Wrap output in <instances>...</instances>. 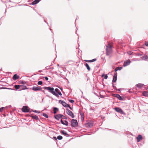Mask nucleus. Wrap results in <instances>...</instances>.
<instances>
[{
	"instance_id": "f257e3e1",
	"label": "nucleus",
	"mask_w": 148,
	"mask_h": 148,
	"mask_svg": "<svg viewBox=\"0 0 148 148\" xmlns=\"http://www.w3.org/2000/svg\"><path fill=\"white\" fill-rule=\"evenodd\" d=\"M44 88L45 90H48V91L51 93L53 94L54 95H55L56 97H58L59 95L62 96V94L60 91L58 93H57L55 92H54V88L53 87H51L49 86H44L43 88Z\"/></svg>"
},
{
	"instance_id": "f03ea898",
	"label": "nucleus",
	"mask_w": 148,
	"mask_h": 148,
	"mask_svg": "<svg viewBox=\"0 0 148 148\" xmlns=\"http://www.w3.org/2000/svg\"><path fill=\"white\" fill-rule=\"evenodd\" d=\"M71 125L72 128L75 127L78 125V123L76 119H72L71 121Z\"/></svg>"
},
{
	"instance_id": "7ed1b4c3",
	"label": "nucleus",
	"mask_w": 148,
	"mask_h": 148,
	"mask_svg": "<svg viewBox=\"0 0 148 148\" xmlns=\"http://www.w3.org/2000/svg\"><path fill=\"white\" fill-rule=\"evenodd\" d=\"M31 110L30 108L27 106H23L21 109V110L22 112L25 113H27L29 112V110Z\"/></svg>"
},
{
	"instance_id": "20e7f679",
	"label": "nucleus",
	"mask_w": 148,
	"mask_h": 148,
	"mask_svg": "<svg viewBox=\"0 0 148 148\" xmlns=\"http://www.w3.org/2000/svg\"><path fill=\"white\" fill-rule=\"evenodd\" d=\"M112 95L114 97H116L120 101H123L125 99L123 97L121 96L118 94H113Z\"/></svg>"
},
{
	"instance_id": "39448f33",
	"label": "nucleus",
	"mask_w": 148,
	"mask_h": 148,
	"mask_svg": "<svg viewBox=\"0 0 148 148\" xmlns=\"http://www.w3.org/2000/svg\"><path fill=\"white\" fill-rule=\"evenodd\" d=\"M66 110L67 114L70 116L72 118H74L75 116L73 113L68 108H66Z\"/></svg>"
},
{
	"instance_id": "423d86ee",
	"label": "nucleus",
	"mask_w": 148,
	"mask_h": 148,
	"mask_svg": "<svg viewBox=\"0 0 148 148\" xmlns=\"http://www.w3.org/2000/svg\"><path fill=\"white\" fill-rule=\"evenodd\" d=\"M114 109L116 111L121 114H125L122 109L119 107H115Z\"/></svg>"
},
{
	"instance_id": "0eeeda50",
	"label": "nucleus",
	"mask_w": 148,
	"mask_h": 148,
	"mask_svg": "<svg viewBox=\"0 0 148 148\" xmlns=\"http://www.w3.org/2000/svg\"><path fill=\"white\" fill-rule=\"evenodd\" d=\"M43 87L42 88L38 85L37 86H34L32 88V89L34 91H40L42 90V89L44 88Z\"/></svg>"
},
{
	"instance_id": "6e6552de",
	"label": "nucleus",
	"mask_w": 148,
	"mask_h": 148,
	"mask_svg": "<svg viewBox=\"0 0 148 148\" xmlns=\"http://www.w3.org/2000/svg\"><path fill=\"white\" fill-rule=\"evenodd\" d=\"M59 103L61 104L62 106L65 108H68L69 104L66 103L64 101L60 100L59 101Z\"/></svg>"
},
{
	"instance_id": "1a4fd4ad",
	"label": "nucleus",
	"mask_w": 148,
	"mask_h": 148,
	"mask_svg": "<svg viewBox=\"0 0 148 148\" xmlns=\"http://www.w3.org/2000/svg\"><path fill=\"white\" fill-rule=\"evenodd\" d=\"M94 123L93 122H88L85 124V125L86 127L91 128L93 126Z\"/></svg>"
},
{
	"instance_id": "9d476101",
	"label": "nucleus",
	"mask_w": 148,
	"mask_h": 148,
	"mask_svg": "<svg viewBox=\"0 0 148 148\" xmlns=\"http://www.w3.org/2000/svg\"><path fill=\"white\" fill-rule=\"evenodd\" d=\"M33 119H34L36 121H40V119L38 116L36 115H34L33 114H31L29 116Z\"/></svg>"
},
{
	"instance_id": "9b49d317",
	"label": "nucleus",
	"mask_w": 148,
	"mask_h": 148,
	"mask_svg": "<svg viewBox=\"0 0 148 148\" xmlns=\"http://www.w3.org/2000/svg\"><path fill=\"white\" fill-rule=\"evenodd\" d=\"M117 73L116 72H115L114 73V75L113 77V79L112 80V82H116L117 80Z\"/></svg>"
},
{
	"instance_id": "f8f14e48",
	"label": "nucleus",
	"mask_w": 148,
	"mask_h": 148,
	"mask_svg": "<svg viewBox=\"0 0 148 148\" xmlns=\"http://www.w3.org/2000/svg\"><path fill=\"white\" fill-rule=\"evenodd\" d=\"M131 62V61L128 60L127 61L125 62H124L123 64V66L124 67H125L128 65H129L130 63Z\"/></svg>"
},
{
	"instance_id": "ddd939ff",
	"label": "nucleus",
	"mask_w": 148,
	"mask_h": 148,
	"mask_svg": "<svg viewBox=\"0 0 148 148\" xmlns=\"http://www.w3.org/2000/svg\"><path fill=\"white\" fill-rule=\"evenodd\" d=\"M20 90H25L27 89H28V88H27L26 86L24 84H23L22 85H20Z\"/></svg>"
},
{
	"instance_id": "4468645a",
	"label": "nucleus",
	"mask_w": 148,
	"mask_h": 148,
	"mask_svg": "<svg viewBox=\"0 0 148 148\" xmlns=\"http://www.w3.org/2000/svg\"><path fill=\"white\" fill-rule=\"evenodd\" d=\"M60 132L64 135L66 136L67 137H69L70 135L66 132H65L64 130H61L60 131Z\"/></svg>"
},
{
	"instance_id": "2eb2a0df",
	"label": "nucleus",
	"mask_w": 148,
	"mask_h": 148,
	"mask_svg": "<svg viewBox=\"0 0 148 148\" xmlns=\"http://www.w3.org/2000/svg\"><path fill=\"white\" fill-rule=\"evenodd\" d=\"M137 142H138L142 140L143 139V137L141 135H138L136 138Z\"/></svg>"
},
{
	"instance_id": "dca6fc26",
	"label": "nucleus",
	"mask_w": 148,
	"mask_h": 148,
	"mask_svg": "<svg viewBox=\"0 0 148 148\" xmlns=\"http://www.w3.org/2000/svg\"><path fill=\"white\" fill-rule=\"evenodd\" d=\"M41 0H35L32 3H29V4L31 5H35L38 3Z\"/></svg>"
},
{
	"instance_id": "f3484780",
	"label": "nucleus",
	"mask_w": 148,
	"mask_h": 148,
	"mask_svg": "<svg viewBox=\"0 0 148 148\" xmlns=\"http://www.w3.org/2000/svg\"><path fill=\"white\" fill-rule=\"evenodd\" d=\"M19 77V76L17 74H14L12 77V79L14 81H15L18 79Z\"/></svg>"
},
{
	"instance_id": "a211bd4d",
	"label": "nucleus",
	"mask_w": 148,
	"mask_h": 148,
	"mask_svg": "<svg viewBox=\"0 0 148 148\" xmlns=\"http://www.w3.org/2000/svg\"><path fill=\"white\" fill-rule=\"evenodd\" d=\"M53 113L54 114H56L58 112L59 110V109L56 107H53Z\"/></svg>"
},
{
	"instance_id": "6ab92c4d",
	"label": "nucleus",
	"mask_w": 148,
	"mask_h": 148,
	"mask_svg": "<svg viewBox=\"0 0 148 148\" xmlns=\"http://www.w3.org/2000/svg\"><path fill=\"white\" fill-rule=\"evenodd\" d=\"M136 86L138 88H141L143 87L144 84H143L138 83L136 84Z\"/></svg>"
},
{
	"instance_id": "aec40b11",
	"label": "nucleus",
	"mask_w": 148,
	"mask_h": 148,
	"mask_svg": "<svg viewBox=\"0 0 148 148\" xmlns=\"http://www.w3.org/2000/svg\"><path fill=\"white\" fill-rule=\"evenodd\" d=\"M112 51L111 50H109L107 48H106V54L107 56H109V54L111 53Z\"/></svg>"
},
{
	"instance_id": "412c9836",
	"label": "nucleus",
	"mask_w": 148,
	"mask_h": 148,
	"mask_svg": "<svg viewBox=\"0 0 148 148\" xmlns=\"http://www.w3.org/2000/svg\"><path fill=\"white\" fill-rule=\"evenodd\" d=\"M122 68L123 67L122 66H118L115 69L114 71H115V72H116L118 70L120 71L122 69Z\"/></svg>"
},
{
	"instance_id": "4be33fe9",
	"label": "nucleus",
	"mask_w": 148,
	"mask_h": 148,
	"mask_svg": "<svg viewBox=\"0 0 148 148\" xmlns=\"http://www.w3.org/2000/svg\"><path fill=\"white\" fill-rule=\"evenodd\" d=\"M141 58L142 60H145V61H147L148 56L147 55H145L141 57Z\"/></svg>"
},
{
	"instance_id": "5701e85b",
	"label": "nucleus",
	"mask_w": 148,
	"mask_h": 148,
	"mask_svg": "<svg viewBox=\"0 0 148 148\" xmlns=\"http://www.w3.org/2000/svg\"><path fill=\"white\" fill-rule=\"evenodd\" d=\"M97 60L96 58H94L91 60H85V61L87 62H95Z\"/></svg>"
},
{
	"instance_id": "b1692460",
	"label": "nucleus",
	"mask_w": 148,
	"mask_h": 148,
	"mask_svg": "<svg viewBox=\"0 0 148 148\" xmlns=\"http://www.w3.org/2000/svg\"><path fill=\"white\" fill-rule=\"evenodd\" d=\"M84 65L86 67V69L88 70V71H90V69L88 64L87 63H85L84 64Z\"/></svg>"
},
{
	"instance_id": "393cba45",
	"label": "nucleus",
	"mask_w": 148,
	"mask_h": 148,
	"mask_svg": "<svg viewBox=\"0 0 148 148\" xmlns=\"http://www.w3.org/2000/svg\"><path fill=\"white\" fill-rule=\"evenodd\" d=\"M143 96L147 97L148 96V92L144 91L143 92Z\"/></svg>"
},
{
	"instance_id": "a878e982",
	"label": "nucleus",
	"mask_w": 148,
	"mask_h": 148,
	"mask_svg": "<svg viewBox=\"0 0 148 148\" xmlns=\"http://www.w3.org/2000/svg\"><path fill=\"white\" fill-rule=\"evenodd\" d=\"M27 82H26L25 81H24L23 80H20L19 81V84H25L27 85Z\"/></svg>"
},
{
	"instance_id": "bb28decb",
	"label": "nucleus",
	"mask_w": 148,
	"mask_h": 148,
	"mask_svg": "<svg viewBox=\"0 0 148 148\" xmlns=\"http://www.w3.org/2000/svg\"><path fill=\"white\" fill-rule=\"evenodd\" d=\"M14 87L15 88V90H17L19 89H20V85H14Z\"/></svg>"
},
{
	"instance_id": "cd10ccee",
	"label": "nucleus",
	"mask_w": 148,
	"mask_h": 148,
	"mask_svg": "<svg viewBox=\"0 0 148 148\" xmlns=\"http://www.w3.org/2000/svg\"><path fill=\"white\" fill-rule=\"evenodd\" d=\"M112 132L114 133L115 134H118L119 135H120L122 133V132H118L116 130H112Z\"/></svg>"
},
{
	"instance_id": "c85d7f7f",
	"label": "nucleus",
	"mask_w": 148,
	"mask_h": 148,
	"mask_svg": "<svg viewBox=\"0 0 148 148\" xmlns=\"http://www.w3.org/2000/svg\"><path fill=\"white\" fill-rule=\"evenodd\" d=\"M54 117L55 119L57 120H58L60 119L59 118V116L58 114H57V115H54Z\"/></svg>"
},
{
	"instance_id": "c756f323",
	"label": "nucleus",
	"mask_w": 148,
	"mask_h": 148,
	"mask_svg": "<svg viewBox=\"0 0 148 148\" xmlns=\"http://www.w3.org/2000/svg\"><path fill=\"white\" fill-rule=\"evenodd\" d=\"M42 115L47 118H48L49 117L48 115L45 113H43Z\"/></svg>"
},
{
	"instance_id": "7c9ffc66",
	"label": "nucleus",
	"mask_w": 148,
	"mask_h": 148,
	"mask_svg": "<svg viewBox=\"0 0 148 148\" xmlns=\"http://www.w3.org/2000/svg\"><path fill=\"white\" fill-rule=\"evenodd\" d=\"M64 121V123L63 125H65L66 126H68L69 125V123L68 121L66 120H65Z\"/></svg>"
},
{
	"instance_id": "2f4dec72",
	"label": "nucleus",
	"mask_w": 148,
	"mask_h": 148,
	"mask_svg": "<svg viewBox=\"0 0 148 148\" xmlns=\"http://www.w3.org/2000/svg\"><path fill=\"white\" fill-rule=\"evenodd\" d=\"M80 115L81 116V119H82V120H83L84 118V114L83 113H80Z\"/></svg>"
},
{
	"instance_id": "473e14b6",
	"label": "nucleus",
	"mask_w": 148,
	"mask_h": 148,
	"mask_svg": "<svg viewBox=\"0 0 148 148\" xmlns=\"http://www.w3.org/2000/svg\"><path fill=\"white\" fill-rule=\"evenodd\" d=\"M57 138L58 140H61L62 139L63 137L61 135H59L57 136Z\"/></svg>"
},
{
	"instance_id": "72a5a7b5",
	"label": "nucleus",
	"mask_w": 148,
	"mask_h": 148,
	"mask_svg": "<svg viewBox=\"0 0 148 148\" xmlns=\"http://www.w3.org/2000/svg\"><path fill=\"white\" fill-rule=\"evenodd\" d=\"M60 91L59 90L58 88H56L55 89H54V92H55L57 93H58Z\"/></svg>"
},
{
	"instance_id": "f704fd0d",
	"label": "nucleus",
	"mask_w": 148,
	"mask_h": 148,
	"mask_svg": "<svg viewBox=\"0 0 148 148\" xmlns=\"http://www.w3.org/2000/svg\"><path fill=\"white\" fill-rule=\"evenodd\" d=\"M106 48H107L109 50H112V47L111 45H108V46H106Z\"/></svg>"
},
{
	"instance_id": "c9c22d12",
	"label": "nucleus",
	"mask_w": 148,
	"mask_h": 148,
	"mask_svg": "<svg viewBox=\"0 0 148 148\" xmlns=\"http://www.w3.org/2000/svg\"><path fill=\"white\" fill-rule=\"evenodd\" d=\"M8 108V106H6L5 107H2L1 108H0V112H1V111H3V109L4 108Z\"/></svg>"
},
{
	"instance_id": "e433bc0d",
	"label": "nucleus",
	"mask_w": 148,
	"mask_h": 148,
	"mask_svg": "<svg viewBox=\"0 0 148 148\" xmlns=\"http://www.w3.org/2000/svg\"><path fill=\"white\" fill-rule=\"evenodd\" d=\"M37 84L38 85H41L42 84L43 82L42 81H39L38 82Z\"/></svg>"
},
{
	"instance_id": "4c0bfd02",
	"label": "nucleus",
	"mask_w": 148,
	"mask_h": 148,
	"mask_svg": "<svg viewBox=\"0 0 148 148\" xmlns=\"http://www.w3.org/2000/svg\"><path fill=\"white\" fill-rule=\"evenodd\" d=\"M32 112L38 113V114H39V113H40V111L37 110H35L33 111Z\"/></svg>"
},
{
	"instance_id": "58836bf2",
	"label": "nucleus",
	"mask_w": 148,
	"mask_h": 148,
	"mask_svg": "<svg viewBox=\"0 0 148 148\" xmlns=\"http://www.w3.org/2000/svg\"><path fill=\"white\" fill-rule=\"evenodd\" d=\"M58 115L59 116V119L62 118V117H64V116L61 114H58Z\"/></svg>"
},
{
	"instance_id": "ea45409f",
	"label": "nucleus",
	"mask_w": 148,
	"mask_h": 148,
	"mask_svg": "<svg viewBox=\"0 0 148 148\" xmlns=\"http://www.w3.org/2000/svg\"><path fill=\"white\" fill-rule=\"evenodd\" d=\"M112 86L115 90H116V91L117 90V88L115 86H114V85L113 84H112Z\"/></svg>"
},
{
	"instance_id": "a19ab883",
	"label": "nucleus",
	"mask_w": 148,
	"mask_h": 148,
	"mask_svg": "<svg viewBox=\"0 0 148 148\" xmlns=\"http://www.w3.org/2000/svg\"><path fill=\"white\" fill-rule=\"evenodd\" d=\"M69 101L71 103H73L74 102V101L73 99H69Z\"/></svg>"
},
{
	"instance_id": "79ce46f5",
	"label": "nucleus",
	"mask_w": 148,
	"mask_h": 148,
	"mask_svg": "<svg viewBox=\"0 0 148 148\" xmlns=\"http://www.w3.org/2000/svg\"><path fill=\"white\" fill-rule=\"evenodd\" d=\"M56 75L59 77H62L63 75L62 74H56Z\"/></svg>"
},
{
	"instance_id": "37998d69",
	"label": "nucleus",
	"mask_w": 148,
	"mask_h": 148,
	"mask_svg": "<svg viewBox=\"0 0 148 148\" xmlns=\"http://www.w3.org/2000/svg\"><path fill=\"white\" fill-rule=\"evenodd\" d=\"M43 77V78H45V80L46 81H47L49 79L47 77H46H46Z\"/></svg>"
},
{
	"instance_id": "c03bdc74",
	"label": "nucleus",
	"mask_w": 148,
	"mask_h": 148,
	"mask_svg": "<svg viewBox=\"0 0 148 148\" xmlns=\"http://www.w3.org/2000/svg\"><path fill=\"white\" fill-rule=\"evenodd\" d=\"M0 89H7V88L5 87H2L0 88Z\"/></svg>"
},
{
	"instance_id": "a18cd8bd",
	"label": "nucleus",
	"mask_w": 148,
	"mask_h": 148,
	"mask_svg": "<svg viewBox=\"0 0 148 148\" xmlns=\"http://www.w3.org/2000/svg\"><path fill=\"white\" fill-rule=\"evenodd\" d=\"M108 78V76L106 74L104 77V78L105 79H107Z\"/></svg>"
},
{
	"instance_id": "49530a36",
	"label": "nucleus",
	"mask_w": 148,
	"mask_h": 148,
	"mask_svg": "<svg viewBox=\"0 0 148 148\" xmlns=\"http://www.w3.org/2000/svg\"><path fill=\"white\" fill-rule=\"evenodd\" d=\"M145 45L146 46L148 47V42H145Z\"/></svg>"
},
{
	"instance_id": "de8ad7c7",
	"label": "nucleus",
	"mask_w": 148,
	"mask_h": 148,
	"mask_svg": "<svg viewBox=\"0 0 148 148\" xmlns=\"http://www.w3.org/2000/svg\"><path fill=\"white\" fill-rule=\"evenodd\" d=\"M60 122L61 124H62L63 125L64 124V121H63V120L62 119L60 120Z\"/></svg>"
},
{
	"instance_id": "09e8293b",
	"label": "nucleus",
	"mask_w": 148,
	"mask_h": 148,
	"mask_svg": "<svg viewBox=\"0 0 148 148\" xmlns=\"http://www.w3.org/2000/svg\"><path fill=\"white\" fill-rule=\"evenodd\" d=\"M132 52L131 51H128V52H127V53L128 54L130 55H131L132 54Z\"/></svg>"
},
{
	"instance_id": "8fccbe9b",
	"label": "nucleus",
	"mask_w": 148,
	"mask_h": 148,
	"mask_svg": "<svg viewBox=\"0 0 148 148\" xmlns=\"http://www.w3.org/2000/svg\"><path fill=\"white\" fill-rule=\"evenodd\" d=\"M53 139L54 140H57V138H56V136H53Z\"/></svg>"
},
{
	"instance_id": "3c124183",
	"label": "nucleus",
	"mask_w": 148,
	"mask_h": 148,
	"mask_svg": "<svg viewBox=\"0 0 148 148\" xmlns=\"http://www.w3.org/2000/svg\"><path fill=\"white\" fill-rule=\"evenodd\" d=\"M137 56H142V54L140 53H138L137 54Z\"/></svg>"
},
{
	"instance_id": "603ef678",
	"label": "nucleus",
	"mask_w": 148,
	"mask_h": 148,
	"mask_svg": "<svg viewBox=\"0 0 148 148\" xmlns=\"http://www.w3.org/2000/svg\"><path fill=\"white\" fill-rule=\"evenodd\" d=\"M7 89L10 90H15L14 89L12 88H7Z\"/></svg>"
},
{
	"instance_id": "864d4df0",
	"label": "nucleus",
	"mask_w": 148,
	"mask_h": 148,
	"mask_svg": "<svg viewBox=\"0 0 148 148\" xmlns=\"http://www.w3.org/2000/svg\"><path fill=\"white\" fill-rule=\"evenodd\" d=\"M68 108H69L71 110H73V108L70 106V105L69 104V106L68 107Z\"/></svg>"
},
{
	"instance_id": "5fc2aeb1",
	"label": "nucleus",
	"mask_w": 148,
	"mask_h": 148,
	"mask_svg": "<svg viewBox=\"0 0 148 148\" xmlns=\"http://www.w3.org/2000/svg\"><path fill=\"white\" fill-rule=\"evenodd\" d=\"M57 87L58 88H59L61 91H62V90H63V88L62 87H58V86Z\"/></svg>"
},
{
	"instance_id": "6e6d98bb",
	"label": "nucleus",
	"mask_w": 148,
	"mask_h": 148,
	"mask_svg": "<svg viewBox=\"0 0 148 148\" xmlns=\"http://www.w3.org/2000/svg\"><path fill=\"white\" fill-rule=\"evenodd\" d=\"M104 95H101L100 94V97L101 98H103L104 97Z\"/></svg>"
},
{
	"instance_id": "4d7b16f0",
	"label": "nucleus",
	"mask_w": 148,
	"mask_h": 148,
	"mask_svg": "<svg viewBox=\"0 0 148 148\" xmlns=\"http://www.w3.org/2000/svg\"><path fill=\"white\" fill-rule=\"evenodd\" d=\"M62 117L63 119H67V118L66 117L64 116V117Z\"/></svg>"
},
{
	"instance_id": "13d9d810",
	"label": "nucleus",
	"mask_w": 148,
	"mask_h": 148,
	"mask_svg": "<svg viewBox=\"0 0 148 148\" xmlns=\"http://www.w3.org/2000/svg\"><path fill=\"white\" fill-rule=\"evenodd\" d=\"M105 75V74L104 73H103V74H102V75H101V77H104Z\"/></svg>"
},
{
	"instance_id": "bf43d9fd",
	"label": "nucleus",
	"mask_w": 148,
	"mask_h": 148,
	"mask_svg": "<svg viewBox=\"0 0 148 148\" xmlns=\"http://www.w3.org/2000/svg\"><path fill=\"white\" fill-rule=\"evenodd\" d=\"M129 92L130 93H133V92L131 91L130 90H129Z\"/></svg>"
},
{
	"instance_id": "052dcab7",
	"label": "nucleus",
	"mask_w": 148,
	"mask_h": 148,
	"mask_svg": "<svg viewBox=\"0 0 148 148\" xmlns=\"http://www.w3.org/2000/svg\"><path fill=\"white\" fill-rule=\"evenodd\" d=\"M107 129L109 130V131H111V132H112V130H112V129H108V128Z\"/></svg>"
},
{
	"instance_id": "680f3d73",
	"label": "nucleus",
	"mask_w": 148,
	"mask_h": 148,
	"mask_svg": "<svg viewBox=\"0 0 148 148\" xmlns=\"http://www.w3.org/2000/svg\"><path fill=\"white\" fill-rule=\"evenodd\" d=\"M47 66V67H46V69H48V68H49V66Z\"/></svg>"
},
{
	"instance_id": "e2e57ef3",
	"label": "nucleus",
	"mask_w": 148,
	"mask_h": 148,
	"mask_svg": "<svg viewBox=\"0 0 148 148\" xmlns=\"http://www.w3.org/2000/svg\"><path fill=\"white\" fill-rule=\"evenodd\" d=\"M34 110H32V109H31V110H30V111H29V113H31V112H32V111H34Z\"/></svg>"
},
{
	"instance_id": "0e129e2a",
	"label": "nucleus",
	"mask_w": 148,
	"mask_h": 148,
	"mask_svg": "<svg viewBox=\"0 0 148 148\" xmlns=\"http://www.w3.org/2000/svg\"><path fill=\"white\" fill-rule=\"evenodd\" d=\"M117 90H119V91L120 92L121 90V88H119L118 89H117Z\"/></svg>"
},
{
	"instance_id": "69168bd1",
	"label": "nucleus",
	"mask_w": 148,
	"mask_h": 148,
	"mask_svg": "<svg viewBox=\"0 0 148 148\" xmlns=\"http://www.w3.org/2000/svg\"><path fill=\"white\" fill-rule=\"evenodd\" d=\"M79 113L80 114V113H82V111H81V110H79Z\"/></svg>"
},
{
	"instance_id": "338daca9",
	"label": "nucleus",
	"mask_w": 148,
	"mask_h": 148,
	"mask_svg": "<svg viewBox=\"0 0 148 148\" xmlns=\"http://www.w3.org/2000/svg\"><path fill=\"white\" fill-rule=\"evenodd\" d=\"M44 21L47 24H48V23H47L46 22V21L45 20H44Z\"/></svg>"
},
{
	"instance_id": "774afa93",
	"label": "nucleus",
	"mask_w": 148,
	"mask_h": 148,
	"mask_svg": "<svg viewBox=\"0 0 148 148\" xmlns=\"http://www.w3.org/2000/svg\"><path fill=\"white\" fill-rule=\"evenodd\" d=\"M54 69V68L53 67H50L49 68H48V69Z\"/></svg>"
}]
</instances>
